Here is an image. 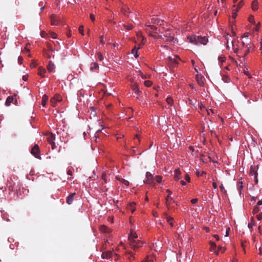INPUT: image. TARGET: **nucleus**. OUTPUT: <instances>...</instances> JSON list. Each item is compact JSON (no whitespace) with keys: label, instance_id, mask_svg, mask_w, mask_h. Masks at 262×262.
Segmentation results:
<instances>
[{"label":"nucleus","instance_id":"1","mask_svg":"<svg viewBox=\"0 0 262 262\" xmlns=\"http://www.w3.org/2000/svg\"><path fill=\"white\" fill-rule=\"evenodd\" d=\"M161 31H163V33H162L163 38L161 39V43L160 45L161 48L167 49L168 47L167 43L172 41L174 39L173 34L168 29L166 30L162 29Z\"/></svg>","mask_w":262,"mask_h":262},{"label":"nucleus","instance_id":"2","mask_svg":"<svg viewBox=\"0 0 262 262\" xmlns=\"http://www.w3.org/2000/svg\"><path fill=\"white\" fill-rule=\"evenodd\" d=\"M187 39L189 42L196 45L199 44L205 45L208 41V38L205 36L192 35L188 36Z\"/></svg>","mask_w":262,"mask_h":262},{"label":"nucleus","instance_id":"3","mask_svg":"<svg viewBox=\"0 0 262 262\" xmlns=\"http://www.w3.org/2000/svg\"><path fill=\"white\" fill-rule=\"evenodd\" d=\"M101 256L103 259H111L112 261L113 259L116 261L118 258V255L116 253H115L113 251H107L103 252L102 253Z\"/></svg>","mask_w":262,"mask_h":262},{"label":"nucleus","instance_id":"4","mask_svg":"<svg viewBox=\"0 0 262 262\" xmlns=\"http://www.w3.org/2000/svg\"><path fill=\"white\" fill-rule=\"evenodd\" d=\"M243 39L244 40L242 41V45L243 47L246 48V50L245 51V55L248 54L250 52V50L251 48L250 46V41L248 39V35L247 33H245L244 35L242 36Z\"/></svg>","mask_w":262,"mask_h":262},{"label":"nucleus","instance_id":"5","mask_svg":"<svg viewBox=\"0 0 262 262\" xmlns=\"http://www.w3.org/2000/svg\"><path fill=\"white\" fill-rule=\"evenodd\" d=\"M257 169L258 166L255 165H252L250 167L249 174L250 177H253L254 181L255 184H258V179H257Z\"/></svg>","mask_w":262,"mask_h":262},{"label":"nucleus","instance_id":"6","mask_svg":"<svg viewBox=\"0 0 262 262\" xmlns=\"http://www.w3.org/2000/svg\"><path fill=\"white\" fill-rule=\"evenodd\" d=\"M146 31L147 32H148L149 35L150 36L153 37L154 38H155V39H157V43H158V44L161 43V39L163 38L162 33H163V32L161 31V29H159L158 30V32H155V34H152V33H150V32H148L147 29H146Z\"/></svg>","mask_w":262,"mask_h":262},{"label":"nucleus","instance_id":"7","mask_svg":"<svg viewBox=\"0 0 262 262\" xmlns=\"http://www.w3.org/2000/svg\"><path fill=\"white\" fill-rule=\"evenodd\" d=\"M154 177L152 174L150 172H146L145 179L144 180V183L155 186L154 182Z\"/></svg>","mask_w":262,"mask_h":262},{"label":"nucleus","instance_id":"8","mask_svg":"<svg viewBox=\"0 0 262 262\" xmlns=\"http://www.w3.org/2000/svg\"><path fill=\"white\" fill-rule=\"evenodd\" d=\"M143 243L139 239H136L129 242L130 247L134 250L137 249L142 247Z\"/></svg>","mask_w":262,"mask_h":262},{"label":"nucleus","instance_id":"9","mask_svg":"<svg viewBox=\"0 0 262 262\" xmlns=\"http://www.w3.org/2000/svg\"><path fill=\"white\" fill-rule=\"evenodd\" d=\"M31 154L36 158L38 159H41V156L40 155V150L38 145L35 144L32 148Z\"/></svg>","mask_w":262,"mask_h":262},{"label":"nucleus","instance_id":"10","mask_svg":"<svg viewBox=\"0 0 262 262\" xmlns=\"http://www.w3.org/2000/svg\"><path fill=\"white\" fill-rule=\"evenodd\" d=\"M61 100L62 98L59 95H55L54 97L52 98L50 100L51 105L53 107L56 106L57 102L61 101Z\"/></svg>","mask_w":262,"mask_h":262},{"label":"nucleus","instance_id":"11","mask_svg":"<svg viewBox=\"0 0 262 262\" xmlns=\"http://www.w3.org/2000/svg\"><path fill=\"white\" fill-rule=\"evenodd\" d=\"M12 103H16L15 95H12L9 96L6 99V101L5 102V105L6 106H10Z\"/></svg>","mask_w":262,"mask_h":262},{"label":"nucleus","instance_id":"12","mask_svg":"<svg viewBox=\"0 0 262 262\" xmlns=\"http://www.w3.org/2000/svg\"><path fill=\"white\" fill-rule=\"evenodd\" d=\"M166 192L168 193V196L166 198V205L168 208H169L171 202H174L175 201L173 200L172 198L170 196L171 194V191L169 189H167Z\"/></svg>","mask_w":262,"mask_h":262},{"label":"nucleus","instance_id":"13","mask_svg":"<svg viewBox=\"0 0 262 262\" xmlns=\"http://www.w3.org/2000/svg\"><path fill=\"white\" fill-rule=\"evenodd\" d=\"M177 58L178 57L176 56H173V57H168L169 63L170 64V66L174 67L178 64V61L177 59Z\"/></svg>","mask_w":262,"mask_h":262},{"label":"nucleus","instance_id":"14","mask_svg":"<svg viewBox=\"0 0 262 262\" xmlns=\"http://www.w3.org/2000/svg\"><path fill=\"white\" fill-rule=\"evenodd\" d=\"M131 87L133 91H134V93L137 96L139 95L140 91L139 90L138 84L137 83H133L132 84Z\"/></svg>","mask_w":262,"mask_h":262},{"label":"nucleus","instance_id":"15","mask_svg":"<svg viewBox=\"0 0 262 262\" xmlns=\"http://www.w3.org/2000/svg\"><path fill=\"white\" fill-rule=\"evenodd\" d=\"M189 150L191 151V154L195 157H198L199 156V151L198 147H196L195 148L192 146H190L189 147Z\"/></svg>","mask_w":262,"mask_h":262},{"label":"nucleus","instance_id":"16","mask_svg":"<svg viewBox=\"0 0 262 262\" xmlns=\"http://www.w3.org/2000/svg\"><path fill=\"white\" fill-rule=\"evenodd\" d=\"M151 22L152 24H157L160 26L163 25V20L154 16L151 18Z\"/></svg>","mask_w":262,"mask_h":262},{"label":"nucleus","instance_id":"17","mask_svg":"<svg viewBox=\"0 0 262 262\" xmlns=\"http://www.w3.org/2000/svg\"><path fill=\"white\" fill-rule=\"evenodd\" d=\"M75 194V192L72 193L67 198L66 202L68 204L71 205L73 203Z\"/></svg>","mask_w":262,"mask_h":262},{"label":"nucleus","instance_id":"18","mask_svg":"<svg viewBox=\"0 0 262 262\" xmlns=\"http://www.w3.org/2000/svg\"><path fill=\"white\" fill-rule=\"evenodd\" d=\"M138 237L137 233L133 230L130 231V234L128 236V240L129 241V242H132L133 241H134Z\"/></svg>","mask_w":262,"mask_h":262},{"label":"nucleus","instance_id":"19","mask_svg":"<svg viewBox=\"0 0 262 262\" xmlns=\"http://www.w3.org/2000/svg\"><path fill=\"white\" fill-rule=\"evenodd\" d=\"M38 74L42 78L46 77V70L42 67H39L38 69Z\"/></svg>","mask_w":262,"mask_h":262},{"label":"nucleus","instance_id":"20","mask_svg":"<svg viewBox=\"0 0 262 262\" xmlns=\"http://www.w3.org/2000/svg\"><path fill=\"white\" fill-rule=\"evenodd\" d=\"M196 79L199 85L202 86L204 85L203 81V76L201 74H197L196 75Z\"/></svg>","mask_w":262,"mask_h":262},{"label":"nucleus","instance_id":"21","mask_svg":"<svg viewBox=\"0 0 262 262\" xmlns=\"http://www.w3.org/2000/svg\"><path fill=\"white\" fill-rule=\"evenodd\" d=\"M99 229L102 232H104V233H110L111 232V229L107 228L105 225H101Z\"/></svg>","mask_w":262,"mask_h":262},{"label":"nucleus","instance_id":"22","mask_svg":"<svg viewBox=\"0 0 262 262\" xmlns=\"http://www.w3.org/2000/svg\"><path fill=\"white\" fill-rule=\"evenodd\" d=\"M91 70L93 71H96L99 69V66L96 62H92L90 66Z\"/></svg>","mask_w":262,"mask_h":262},{"label":"nucleus","instance_id":"23","mask_svg":"<svg viewBox=\"0 0 262 262\" xmlns=\"http://www.w3.org/2000/svg\"><path fill=\"white\" fill-rule=\"evenodd\" d=\"M135 203L134 202L130 203L127 205V208L128 210H130L132 213H133L135 211Z\"/></svg>","mask_w":262,"mask_h":262},{"label":"nucleus","instance_id":"24","mask_svg":"<svg viewBox=\"0 0 262 262\" xmlns=\"http://www.w3.org/2000/svg\"><path fill=\"white\" fill-rule=\"evenodd\" d=\"M142 46V43H141L139 45V47L138 48H137L136 47H135V48L132 49V53L135 55L136 58H137L139 56V55L137 54V51H138V50H139L140 48H141Z\"/></svg>","mask_w":262,"mask_h":262},{"label":"nucleus","instance_id":"25","mask_svg":"<svg viewBox=\"0 0 262 262\" xmlns=\"http://www.w3.org/2000/svg\"><path fill=\"white\" fill-rule=\"evenodd\" d=\"M181 172L179 169H177L174 170V179L176 181H178L180 179Z\"/></svg>","mask_w":262,"mask_h":262},{"label":"nucleus","instance_id":"26","mask_svg":"<svg viewBox=\"0 0 262 262\" xmlns=\"http://www.w3.org/2000/svg\"><path fill=\"white\" fill-rule=\"evenodd\" d=\"M120 26H122L124 29H125L126 30H130L131 29H133V26L132 24H128L127 25H126V24H122L121 23Z\"/></svg>","mask_w":262,"mask_h":262},{"label":"nucleus","instance_id":"27","mask_svg":"<svg viewBox=\"0 0 262 262\" xmlns=\"http://www.w3.org/2000/svg\"><path fill=\"white\" fill-rule=\"evenodd\" d=\"M54 69H55L54 64L50 61L47 66L48 70L49 72H51L54 70Z\"/></svg>","mask_w":262,"mask_h":262},{"label":"nucleus","instance_id":"28","mask_svg":"<svg viewBox=\"0 0 262 262\" xmlns=\"http://www.w3.org/2000/svg\"><path fill=\"white\" fill-rule=\"evenodd\" d=\"M258 2L256 0L253 1L252 3V9L253 11H256L258 9Z\"/></svg>","mask_w":262,"mask_h":262},{"label":"nucleus","instance_id":"29","mask_svg":"<svg viewBox=\"0 0 262 262\" xmlns=\"http://www.w3.org/2000/svg\"><path fill=\"white\" fill-rule=\"evenodd\" d=\"M55 139V136L53 134H49L47 137V140L49 143L53 142Z\"/></svg>","mask_w":262,"mask_h":262},{"label":"nucleus","instance_id":"30","mask_svg":"<svg viewBox=\"0 0 262 262\" xmlns=\"http://www.w3.org/2000/svg\"><path fill=\"white\" fill-rule=\"evenodd\" d=\"M166 101L167 104L171 106H172L173 104V100L172 98L170 96H168L166 98Z\"/></svg>","mask_w":262,"mask_h":262},{"label":"nucleus","instance_id":"31","mask_svg":"<svg viewBox=\"0 0 262 262\" xmlns=\"http://www.w3.org/2000/svg\"><path fill=\"white\" fill-rule=\"evenodd\" d=\"M48 100V97L46 95H43L42 97V102H41V104L43 106H45L46 105Z\"/></svg>","mask_w":262,"mask_h":262},{"label":"nucleus","instance_id":"32","mask_svg":"<svg viewBox=\"0 0 262 262\" xmlns=\"http://www.w3.org/2000/svg\"><path fill=\"white\" fill-rule=\"evenodd\" d=\"M195 173L198 177H200L206 174V173L204 171H200L199 169H196Z\"/></svg>","mask_w":262,"mask_h":262},{"label":"nucleus","instance_id":"33","mask_svg":"<svg viewBox=\"0 0 262 262\" xmlns=\"http://www.w3.org/2000/svg\"><path fill=\"white\" fill-rule=\"evenodd\" d=\"M118 180L119 181H120L122 183H123V184H124L126 186H128L129 184V183L128 181H127L123 178H118Z\"/></svg>","mask_w":262,"mask_h":262},{"label":"nucleus","instance_id":"34","mask_svg":"<svg viewBox=\"0 0 262 262\" xmlns=\"http://www.w3.org/2000/svg\"><path fill=\"white\" fill-rule=\"evenodd\" d=\"M237 188L239 190V192H241V190L243 189V183L242 182H238L237 183Z\"/></svg>","mask_w":262,"mask_h":262},{"label":"nucleus","instance_id":"35","mask_svg":"<svg viewBox=\"0 0 262 262\" xmlns=\"http://www.w3.org/2000/svg\"><path fill=\"white\" fill-rule=\"evenodd\" d=\"M220 188L223 193H224L225 195H227V191L226 190L222 183H221L220 185Z\"/></svg>","mask_w":262,"mask_h":262},{"label":"nucleus","instance_id":"36","mask_svg":"<svg viewBox=\"0 0 262 262\" xmlns=\"http://www.w3.org/2000/svg\"><path fill=\"white\" fill-rule=\"evenodd\" d=\"M248 21L252 23V24H255V21H254V16L252 15H250L249 17H248Z\"/></svg>","mask_w":262,"mask_h":262},{"label":"nucleus","instance_id":"37","mask_svg":"<svg viewBox=\"0 0 262 262\" xmlns=\"http://www.w3.org/2000/svg\"><path fill=\"white\" fill-rule=\"evenodd\" d=\"M162 178L160 176H156L154 178V180H155L158 183H161L162 181Z\"/></svg>","mask_w":262,"mask_h":262},{"label":"nucleus","instance_id":"38","mask_svg":"<svg viewBox=\"0 0 262 262\" xmlns=\"http://www.w3.org/2000/svg\"><path fill=\"white\" fill-rule=\"evenodd\" d=\"M165 215L167 223H169L173 220V218L170 216H168L166 213H165Z\"/></svg>","mask_w":262,"mask_h":262},{"label":"nucleus","instance_id":"39","mask_svg":"<svg viewBox=\"0 0 262 262\" xmlns=\"http://www.w3.org/2000/svg\"><path fill=\"white\" fill-rule=\"evenodd\" d=\"M147 27H149L151 30L155 31V32H157V28L154 25H147Z\"/></svg>","mask_w":262,"mask_h":262},{"label":"nucleus","instance_id":"40","mask_svg":"<svg viewBox=\"0 0 262 262\" xmlns=\"http://www.w3.org/2000/svg\"><path fill=\"white\" fill-rule=\"evenodd\" d=\"M254 225V223L252 221H251V222H250L248 224V227L250 229L251 231H252V228Z\"/></svg>","mask_w":262,"mask_h":262},{"label":"nucleus","instance_id":"41","mask_svg":"<svg viewBox=\"0 0 262 262\" xmlns=\"http://www.w3.org/2000/svg\"><path fill=\"white\" fill-rule=\"evenodd\" d=\"M259 211V207H258L257 206H255L253 208V213L254 214H255V213H257Z\"/></svg>","mask_w":262,"mask_h":262},{"label":"nucleus","instance_id":"42","mask_svg":"<svg viewBox=\"0 0 262 262\" xmlns=\"http://www.w3.org/2000/svg\"><path fill=\"white\" fill-rule=\"evenodd\" d=\"M97 57L100 61L103 60V55L101 53L98 52V53H97Z\"/></svg>","mask_w":262,"mask_h":262},{"label":"nucleus","instance_id":"43","mask_svg":"<svg viewBox=\"0 0 262 262\" xmlns=\"http://www.w3.org/2000/svg\"><path fill=\"white\" fill-rule=\"evenodd\" d=\"M137 35L139 38L141 39L142 42L143 43V41L144 40V38L142 37V35L141 32H137Z\"/></svg>","mask_w":262,"mask_h":262},{"label":"nucleus","instance_id":"44","mask_svg":"<svg viewBox=\"0 0 262 262\" xmlns=\"http://www.w3.org/2000/svg\"><path fill=\"white\" fill-rule=\"evenodd\" d=\"M79 33L82 34V35H84V33H83V26L82 25H81L79 26Z\"/></svg>","mask_w":262,"mask_h":262},{"label":"nucleus","instance_id":"45","mask_svg":"<svg viewBox=\"0 0 262 262\" xmlns=\"http://www.w3.org/2000/svg\"><path fill=\"white\" fill-rule=\"evenodd\" d=\"M152 84V82L151 81H149V80H146L144 81V84L146 86H150Z\"/></svg>","mask_w":262,"mask_h":262},{"label":"nucleus","instance_id":"46","mask_svg":"<svg viewBox=\"0 0 262 262\" xmlns=\"http://www.w3.org/2000/svg\"><path fill=\"white\" fill-rule=\"evenodd\" d=\"M237 10H233V13H232V17L234 19L237 16Z\"/></svg>","mask_w":262,"mask_h":262},{"label":"nucleus","instance_id":"47","mask_svg":"<svg viewBox=\"0 0 262 262\" xmlns=\"http://www.w3.org/2000/svg\"><path fill=\"white\" fill-rule=\"evenodd\" d=\"M185 180L188 182H189L190 181V177L189 176V175L188 174H186L185 176Z\"/></svg>","mask_w":262,"mask_h":262},{"label":"nucleus","instance_id":"48","mask_svg":"<svg viewBox=\"0 0 262 262\" xmlns=\"http://www.w3.org/2000/svg\"><path fill=\"white\" fill-rule=\"evenodd\" d=\"M50 35H51V37L53 39H55L57 38V34L54 32H51L50 33Z\"/></svg>","mask_w":262,"mask_h":262},{"label":"nucleus","instance_id":"49","mask_svg":"<svg viewBox=\"0 0 262 262\" xmlns=\"http://www.w3.org/2000/svg\"><path fill=\"white\" fill-rule=\"evenodd\" d=\"M121 11L124 14V15H127L128 12H127V10H126L125 8H122Z\"/></svg>","mask_w":262,"mask_h":262},{"label":"nucleus","instance_id":"50","mask_svg":"<svg viewBox=\"0 0 262 262\" xmlns=\"http://www.w3.org/2000/svg\"><path fill=\"white\" fill-rule=\"evenodd\" d=\"M260 28V23H258V24L255 26V27L253 29L255 31H258Z\"/></svg>","mask_w":262,"mask_h":262},{"label":"nucleus","instance_id":"51","mask_svg":"<svg viewBox=\"0 0 262 262\" xmlns=\"http://www.w3.org/2000/svg\"><path fill=\"white\" fill-rule=\"evenodd\" d=\"M224 57L222 56H219L218 57V59L221 62H224Z\"/></svg>","mask_w":262,"mask_h":262},{"label":"nucleus","instance_id":"52","mask_svg":"<svg viewBox=\"0 0 262 262\" xmlns=\"http://www.w3.org/2000/svg\"><path fill=\"white\" fill-rule=\"evenodd\" d=\"M100 42L101 43H102L103 45H104L105 43L104 41L103 40V35L101 36L100 37Z\"/></svg>","mask_w":262,"mask_h":262},{"label":"nucleus","instance_id":"53","mask_svg":"<svg viewBox=\"0 0 262 262\" xmlns=\"http://www.w3.org/2000/svg\"><path fill=\"white\" fill-rule=\"evenodd\" d=\"M230 230V227H228L226 229V234H225V236H228L229 235V231Z\"/></svg>","mask_w":262,"mask_h":262},{"label":"nucleus","instance_id":"54","mask_svg":"<svg viewBox=\"0 0 262 262\" xmlns=\"http://www.w3.org/2000/svg\"><path fill=\"white\" fill-rule=\"evenodd\" d=\"M256 217L258 219V220H259V221L261 220L262 219V214H259L257 215Z\"/></svg>","mask_w":262,"mask_h":262},{"label":"nucleus","instance_id":"55","mask_svg":"<svg viewBox=\"0 0 262 262\" xmlns=\"http://www.w3.org/2000/svg\"><path fill=\"white\" fill-rule=\"evenodd\" d=\"M105 177H106V174L103 173L102 174V179L104 181L105 183H106Z\"/></svg>","mask_w":262,"mask_h":262},{"label":"nucleus","instance_id":"56","mask_svg":"<svg viewBox=\"0 0 262 262\" xmlns=\"http://www.w3.org/2000/svg\"><path fill=\"white\" fill-rule=\"evenodd\" d=\"M198 202L197 199H193L191 200V202L192 204H195Z\"/></svg>","mask_w":262,"mask_h":262},{"label":"nucleus","instance_id":"57","mask_svg":"<svg viewBox=\"0 0 262 262\" xmlns=\"http://www.w3.org/2000/svg\"><path fill=\"white\" fill-rule=\"evenodd\" d=\"M52 25H57L58 23L55 20H52L51 23Z\"/></svg>","mask_w":262,"mask_h":262},{"label":"nucleus","instance_id":"58","mask_svg":"<svg viewBox=\"0 0 262 262\" xmlns=\"http://www.w3.org/2000/svg\"><path fill=\"white\" fill-rule=\"evenodd\" d=\"M51 145V147H52V148L53 149L55 148L56 147V145H55V142H52V143H50Z\"/></svg>","mask_w":262,"mask_h":262},{"label":"nucleus","instance_id":"59","mask_svg":"<svg viewBox=\"0 0 262 262\" xmlns=\"http://www.w3.org/2000/svg\"><path fill=\"white\" fill-rule=\"evenodd\" d=\"M90 18L92 21H94L95 19V16L93 14H91L90 15Z\"/></svg>","mask_w":262,"mask_h":262},{"label":"nucleus","instance_id":"60","mask_svg":"<svg viewBox=\"0 0 262 262\" xmlns=\"http://www.w3.org/2000/svg\"><path fill=\"white\" fill-rule=\"evenodd\" d=\"M207 113L209 115L210 113L213 114V111L212 109H209V110H207Z\"/></svg>","mask_w":262,"mask_h":262},{"label":"nucleus","instance_id":"61","mask_svg":"<svg viewBox=\"0 0 262 262\" xmlns=\"http://www.w3.org/2000/svg\"><path fill=\"white\" fill-rule=\"evenodd\" d=\"M212 186L214 189H216L217 187V184L214 182L212 183Z\"/></svg>","mask_w":262,"mask_h":262},{"label":"nucleus","instance_id":"62","mask_svg":"<svg viewBox=\"0 0 262 262\" xmlns=\"http://www.w3.org/2000/svg\"><path fill=\"white\" fill-rule=\"evenodd\" d=\"M142 262H150V260H149V257H147L146 259Z\"/></svg>","mask_w":262,"mask_h":262},{"label":"nucleus","instance_id":"63","mask_svg":"<svg viewBox=\"0 0 262 262\" xmlns=\"http://www.w3.org/2000/svg\"><path fill=\"white\" fill-rule=\"evenodd\" d=\"M213 236L214 237V238H215V239L216 241H219L220 240V237H219V236L215 234V235H213Z\"/></svg>","mask_w":262,"mask_h":262},{"label":"nucleus","instance_id":"64","mask_svg":"<svg viewBox=\"0 0 262 262\" xmlns=\"http://www.w3.org/2000/svg\"><path fill=\"white\" fill-rule=\"evenodd\" d=\"M262 205V200H259L257 203V206H260Z\"/></svg>","mask_w":262,"mask_h":262}]
</instances>
